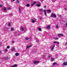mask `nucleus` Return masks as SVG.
Listing matches in <instances>:
<instances>
[{
	"instance_id": "obj_1",
	"label": "nucleus",
	"mask_w": 67,
	"mask_h": 67,
	"mask_svg": "<svg viewBox=\"0 0 67 67\" xmlns=\"http://www.w3.org/2000/svg\"><path fill=\"white\" fill-rule=\"evenodd\" d=\"M51 17H54V18H56V15L55 14L53 13L51 14Z\"/></svg>"
},
{
	"instance_id": "obj_2",
	"label": "nucleus",
	"mask_w": 67,
	"mask_h": 67,
	"mask_svg": "<svg viewBox=\"0 0 67 67\" xmlns=\"http://www.w3.org/2000/svg\"><path fill=\"white\" fill-rule=\"evenodd\" d=\"M34 64H38L39 63V61H35L34 62Z\"/></svg>"
},
{
	"instance_id": "obj_3",
	"label": "nucleus",
	"mask_w": 67,
	"mask_h": 67,
	"mask_svg": "<svg viewBox=\"0 0 67 67\" xmlns=\"http://www.w3.org/2000/svg\"><path fill=\"white\" fill-rule=\"evenodd\" d=\"M63 65H65V66H66L67 65V62H64L63 64Z\"/></svg>"
},
{
	"instance_id": "obj_4",
	"label": "nucleus",
	"mask_w": 67,
	"mask_h": 67,
	"mask_svg": "<svg viewBox=\"0 0 67 67\" xmlns=\"http://www.w3.org/2000/svg\"><path fill=\"white\" fill-rule=\"evenodd\" d=\"M11 51H15V48L14 47H12V48L11 49Z\"/></svg>"
},
{
	"instance_id": "obj_5",
	"label": "nucleus",
	"mask_w": 67,
	"mask_h": 67,
	"mask_svg": "<svg viewBox=\"0 0 67 67\" xmlns=\"http://www.w3.org/2000/svg\"><path fill=\"white\" fill-rule=\"evenodd\" d=\"M18 66V65L16 64H15L13 65V66H10V67H16Z\"/></svg>"
},
{
	"instance_id": "obj_6",
	"label": "nucleus",
	"mask_w": 67,
	"mask_h": 67,
	"mask_svg": "<svg viewBox=\"0 0 67 67\" xmlns=\"http://www.w3.org/2000/svg\"><path fill=\"white\" fill-rule=\"evenodd\" d=\"M43 10L44 11V14L46 16V10L45 9H44Z\"/></svg>"
},
{
	"instance_id": "obj_7",
	"label": "nucleus",
	"mask_w": 67,
	"mask_h": 67,
	"mask_svg": "<svg viewBox=\"0 0 67 67\" xmlns=\"http://www.w3.org/2000/svg\"><path fill=\"white\" fill-rule=\"evenodd\" d=\"M31 46H32L30 45V46H26V49H27V48H30V47H31Z\"/></svg>"
},
{
	"instance_id": "obj_8",
	"label": "nucleus",
	"mask_w": 67,
	"mask_h": 67,
	"mask_svg": "<svg viewBox=\"0 0 67 67\" xmlns=\"http://www.w3.org/2000/svg\"><path fill=\"white\" fill-rule=\"evenodd\" d=\"M25 40H29L30 38L28 37H26L25 38Z\"/></svg>"
},
{
	"instance_id": "obj_9",
	"label": "nucleus",
	"mask_w": 67,
	"mask_h": 67,
	"mask_svg": "<svg viewBox=\"0 0 67 67\" xmlns=\"http://www.w3.org/2000/svg\"><path fill=\"white\" fill-rule=\"evenodd\" d=\"M50 27H51V26L50 25H48L47 27V29H50Z\"/></svg>"
},
{
	"instance_id": "obj_10",
	"label": "nucleus",
	"mask_w": 67,
	"mask_h": 67,
	"mask_svg": "<svg viewBox=\"0 0 67 67\" xmlns=\"http://www.w3.org/2000/svg\"><path fill=\"white\" fill-rule=\"evenodd\" d=\"M20 1L19 0H16V3H20Z\"/></svg>"
},
{
	"instance_id": "obj_11",
	"label": "nucleus",
	"mask_w": 67,
	"mask_h": 67,
	"mask_svg": "<svg viewBox=\"0 0 67 67\" xmlns=\"http://www.w3.org/2000/svg\"><path fill=\"white\" fill-rule=\"evenodd\" d=\"M37 7H40V6H41V4L40 3L39 4H37Z\"/></svg>"
},
{
	"instance_id": "obj_12",
	"label": "nucleus",
	"mask_w": 67,
	"mask_h": 67,
	"mask_svg": "<svg viewBox=\"0 0 67 67\" xmlns=\"http://www.w3.org/2000/svg\"><path fill=\"white\" fill-rule=\"evenodd\" d=\"M47 12H50V13L51 12V10H47Z\"/></svg>"
},
{
	"instance_id": "obj_13",
	"label": "nucleus",
	"mask_w": 67,
	"mask_h": 67,
	"mask_svg": "<svg viewBox=\"0 0 67 67\" xmlns=\"http://www.w3.org/2000/svg\"><path fill=\"white\" fill-rule=\"evenodd\" d=\"M59 25H57L56 27V28L58 29L59 27Z\"/></svg>"
},
{
	"instance_id": "obj_14",
	"label": "nucleus",
	"mask_w": 67,
	"mask_h": 67,
	"mask_svg": "<svg viewBox=\"0 0 67 67\" xmlns=\"http://www.w3.org/2000/svg\"><path fill=\"white\" fill-rule=\"evenodd\" d=\"M51 61H53V60H54V58H51Z\"/></svg>"
},
{
	"instance_id": "obj_15",
	"label": "nucleus",
	"mask_w": 67,
	"mask_h": 67,
	"mask_svg": "<svg viewBox=\"0 0 67 67\" xmlns=\"http://www.w3.org/2000/svg\"><path fill=\"white\" fill-rule=\"evenodd\" d=\"M18 10L19 11V13H21V9H20V8H19Z\"/></svg>"
},
{
	"instance_id": "obj_16",
	"label": "nucleus",
	"mask_w": 67,
	"mask_h": 67,
	"mask_svg": "<svg viewBox=\"0 0 67 67\" xmlns=\"http://www.w3.org/2000/svg\"><path fill=\"white\" fill-rule=\"evenodd\" d=\"M10 30L11 31H12L13 30H14V28H13V27H12L11 28Z\"/></svg>"
},
{
	"instance_id": "obj_17",
	"label": "nucleus",
	"mask_w": 67,
	"mask_h": 67,
	"mask_svg": "<svg viewBox=\"0 0 67 67\" xmlns=\"http://www.w3.org/2000/svg\"><path fill=\"white\" fill-rule=\"evenodd\" d=\"M32 23L35 22V21L34 20H32Z\"/></svg>"
},
{
	"instance_id": "obj_18",
	"label": "nucleus",
	"mask_w": 67,
	"mask_h": 67,
	"mask_svg": "<svg viewBox=\"0 0 67 67\" xmlns=\"http://www.w3.org/2000/svg\"><path fill=\"white\" fill-rule=\"evenodd\" d=\"M15 55L16 56H18V55H19V54L18 53H16L15 54Z\"/></svg>"
},
{
	"instance_id": "obj_19",
	"label": "nucleus",
	"mask_w": 67,
	"mask_h": 67,
	"mask_svg": "<svg viewBox=\"0 0 67 67\" xmlns=\"http://www.w3.org/2000/svg\"><path fill=\"white\" fill-rule=\"evenodd\" d=\"M53 65H56L57 63H56L54 62L53 63Z\"/></svg>"
},
{
	"instance_id": "obj_20",
	"label": "nucleus",
	"mask_w": 67,
	"mask_h": 67,
	"mask_svg": "<svg viewBox=\"0 0 67 67\" xmlns=\"http://www.w3.org/2000/svg\"><path fill=\"white\" fill-rule=\"evenodd\" d=\"M8 26H10V25H11V23H9L8 24Z\"/></svg>"
},
{
	"instance_id": "obj_21",
	"label": "nucleus",
	"mask_w": 67,
	"mask_h": 67,
	"mask_svg": "<svg viewBox=\"0 0 67 67\" xmlns=\"http://www.w3.org/2000/svg\"><path fill=\"white\" fill-rule=\"evenodd\" d=\"M38 30H39V31H41L42 30V29H41V27H39Z\"/></svg>"
},
{
	"instance_id": "obj_22",
	"label": "nucleus",
	"mask_w": 67,
	"mask_h": 67,
	"mask_svg": "<svg viewBox=\"0 0 67 67\" xmlns=\"http://www.w3.org/2000/svg\"><path fill=\"white\" fill-rule=\"evenodd\" d=\"M21 30L22 31H24V28L23 27L21 28Z\"/></svg>"
},
{
	"instance_id": "obj_23",
	"label": "nucleus",
	"mask_w": 67,
	"mask_h": 67,
	"mask_svg": "<svg viewBox=\"0 0 67 67\" xmlns=\"http://www.w3.org/2000/svg\"><path fill=\"white\" fill-rule=\"evenodd\" d=\"M26 6H27V7H30V5H29V4H27Z\"/></svg>"
},
{
	"instance_id": "obj_24",
	"label": "nucleus",
	"mask_w": 67,
	"mask_h": 67,
	"mask_svg": "<svg viewBox=\"0 0 67 67\" xmlns=\"http://www.w3.org/2000/svg\"><path fill=\"white\" fill-rule=\"evenodd\" d=\"M52 1L53 2H55L56 1V0H52Z\"/></svg>"
},
{
	"instance_id": "obj_25",
	"label": "nucleus",
	"mask_w": 67,
	"mask_h": 67,
	"mask_svg": "<svg viewBox=\"0 0 67 67\" xmlns=\"http://www.w3.org/2000/svg\"><path fill=\"white\" fill-rule=\"evenodd\" d=\"M40 11H41V12H42V11H43V9H40Z\"/></svg>"
},
{
	"instance_id": "obj_26",
	"label": "nucleus",
	"mask_w": 67,
	"mask_h": 67,
	"mask_svg": "<svg viewBox=\"0 0 67 67\" xmlns=\"http://www.w3.org/2000/svg\"><path fill=\"white\" fill-rule=\"evenodd\" d=\"M6 8L5 7L4 9V11H6Z\"/></svg>"
},
{
	"instance_id": "obj_27",
	"label": "nucleus",
	"mask_w": 67,
	"mask_h": 67,
	"mask_svg": "<svg viewBox=\"0 0 67 67\" xmlns=\"http://www.w3.org/2000/svg\"><path fill=\"white\" fill-rule=\"evenodd\" d=\"M58 38H59L56 37L55 38V39H54V40H58Z\"/></svg>"
},
{
	"instance_id": "obj_28",
	"label": "nucleus",
	"mask_w": 67,
	"mask_h": 67,
	"mask_svg": "<svg viewBox=\"0 0 67 67\" xmlns=\"http://www.w3.org/2000/svg\"><path fill=\"white\" fill-rule=\"evenodd\" d=\"M34 4H36V2H34L33 3Z\"/></svg>"
},
{
	"instance_id": "obj_29",
	"label": "nucleus",
	"mask_w": 67,
	"mask_h": 67,
	"mask_svg": "<svg viewBox=\"0 0 67 67\" xmlns=\"http://www.w3.org/2000/svg\"><path fill=\"white\" fill-rule=\"evenodd\" d=\"M36 42H39V41H38V40H36Z\"/></svg>"
},
{
	"instance_id": "obj_30",
	"label": "nucleus",
	"mask_w": 67,
	"mask_h": 67,
	"mask_svg": "<svg viewBox=\"0 0 67 67\" xmlns=\"http://www.w3.org/2000/svg\"><path fill=\"white\" fill-rule=\"evenodd\" d=\"M60 36H64V35L63 34H60Z\"/></svg>"
},
{
	"instance_id": "obj_31",
	"label": "nucleus",
	"mask_w": 67,
	"mask_h": 67,
	"mask_svg": "<svg viewBox=\"0 0 67 67\" xmlns=\"http://www.w3.org/2000/svg\"><path fill=\"white\" fill-rule=\"evenodd\" d=\"M58 36H60V34H58Z\"/></svg>"
},
{
	"instance_id": "obj_32",
	"label": "nucleus",
	"mask_w": 67,
	"mask_h": 67,
	"mask_svg": "<svg viewBox=\"0 0 67 67\" xmlns=\"http://www.w3.org/2000/svg\"><path fill=\"white\" fill-rule=\"evenodd\" d=\"M7 48L9 49L10 48V47L8 46H7Z\"/></svg>"
},
{
	"instance_id": "obj_33",
	"label": "nucleus",
	"mask_w": 67,
	"mask_h": 67,
	"mask_svg": "<svg viewBox=\"0 0 67 67\" xmlns=\"http://www.w3.org/2000/svg\"><path fill=\"white\" fill-rule=\"evenodd\" d=\"M34 4L33 3L31 4V6H33L34 5Z\"/></svg>"
},
{
	"instance_id": "obj_34",
	"label": "nucleus",
	"mask_w": 67,
	"mask_h": 67,
	"mask_svg": "<svg viewBox=\"0 0 67 67\" xmlns=\"http://www.w3.org/2000/svg\"><path fill=\"white\" fill-rule=\"evenodd\" d=\"M3 6V5H0V7H2Z\"/></svg>"
},
{
	"instance_id": "obj_35",
	"label": "nucleus",
	"mask_w": 67,
	"mask_h": 67,
	"mask_svg": "<svg viewBox=\"0 0 67 67\" xmlns=\"http://www.w3.org/2000/svg\"><path fill=\"white\" fill-rule=\"evenodd\" d=\"M53 49H54V48L52 47L51 49V50H53Z\"/></svg>"
},
{
	"instance_id": "obj_36",
	"label": "nucleus",
	"mask_w": 67,
	"mask_h": 67,
	"mask_svg": "<svg viewBox=\"0 0 67 67\" xmlns=\"http://www.w3.org/2000/svg\"><path fill=\"white\" fill-rule=\"evenodd\" d=\"M49 55V54L48 53L47 54V56H48V55Z\"/></svg>"
},
{
	"instance_id": "obj_37",
	"label": "nucleus",
	"mask_w": 67,
	"mask_h": 67,
	"mask_svg": "<svg viewBox=\"0 0 67 67\" xmlns=\"http://www.w3.org/2000/svg\"><path fill=\"white\" fill-rule=\"evenodd\" d=\"M11 15H12V13H10L9 15V16H11Z\"/></svg>"
},
{
	"instance_id": "obj_38",
	"label": "nucleus",
	"mask_w": 67,
	"mask_h": 67,
	"mask_svg": "<svg viewBox=\"0 0 67 67\" xmlns=\"http://www.w3.org/2000/svg\"><path fill=\"white\" fill-rule=\"evenodd\" d=\"M8 59V57H7L6 58V59H7V60Z\"/></svg>"
},
{
	"instance_id": "obj_39",
	"label": "nucleus",
	"mask_w": 67,
	"mask_h": 67,
	"mask_svg": "<svg viewBox=\"0 0 67 67\" xmlns=\"http://www.w3.org/2000/svg\"><path fill=\"white\" fill-rule=\"evenodd\" d=\"M53 43H57V42H56L55 41V42H53Z\"/></svg>"
},
{
	"instance_id": "obj_40",
	"label": "nucleus",
	"mask_w": 67,
	"mask_h": 67,
	"mask_svg": "<svg viewBox=\"0 0 67 67\" xmlns=\"http://www.w3.org/2000/svg\"><path fill=\"white\" fill-rule=\"evenodd\" d=\"M51 56H50L49 57H48V58H51Z\"/></svg>"
},
{
	"instance_id": "obj_41",
	"label": "nucleus",
	"mask_w": 67,
	"mask_h": 67,
	"mask_svg": "<svg viewBox=\"0 0 67 67\" xmlns=\"http://www.w3.org/2000/svg\"><path fill=\"white\" fill-rule=\"evenodd\" d=\"M10 7H9V8H8V10H10Z\"/></svg>"
},
{
	"instance_id": "obj_42",
	"label": "nucleus",
	"mask_w": 67,
	"mask_h": 67,
	"mask_svg": "<svg viewBox=\"0 0 67 67\" xmlns=\"http://www.w3.org/2000/svg\"><path fill=\"white\" fill-rule=\"evenodd\" d=\"M67 44V43H66L65 44V46H66Z\"/></svg>"
},
{
	"instance_id": "obj_43",
	"label": "nucleus",
	"mask_w": 67,
	"mask_h": 67,
	"mask_svg": "<svg viewBox=\"0 0 67 67\" xmlns=\"http://www.w3.org/2000/svg\"><path fill=\"white\" fill-rule=\"evenodd\" d=\"M58 44H59V42H58L57 43Z\"/></svg>"
},
{
	"instance_id": "obj_44",
	"label": "nucleus",
	"mask_w": 67,
	"mask_h": 67,
	"mask_svg": "<svg viewBox=\"0 0 67 67\" xmlns=\"http://www.w3.org/2000/svg\"><path fill=\"white\" fill-rule=\"evenodd\" d=\"M5 52H7V49H6L5 51Z\"/></svg>"
},
{
	"instance_id": "obj_45",
	"label": "nucleus",
	"mask_w": 67,
	"mask_h": 67,
	"mask_svg": "<svg viewBox=\"0 0 67 67\" xmlns=\"http://www.w3.org/2000/svg\"><path fill=\"white\" fill-rule=\"evenodd\" d=\"M11 1V2H12V3L13 2V1Z\"/></svg>"
},
{
	"instance_id": "obj_46",
	"label": "nucleus",
	"mask_w": 67,
	"mask_h": 67,
	"mask_svg": "<svg viewBox=\"0 0 67 67\" xmlns=\"http://www.w3.org/2000/svg\"><path fill=\"white\" fill-rule=\"evenodd\" d=\"M41 19H42V18H40V20H41Z\"/></svg>"
},
{
	"instance_id": "obj_47",
	"label": "nucleus",
	"mask_w": 67,
	"mask_h": 67,
	"mask_svg": "<svg viewBox=\"0 0 67 67\" xmlns=\"http://www.w3.org/2000/svg\"><path fill=\"white\" fill-rule=\"evenodd\" d=\"M44 8H46V6H44Z\"/></svg>"
},
{
	"instance_id": "obj_48",
	"label": "nucleus",
	"mask_w": 67,
	"mask_h": 67,
	"mask_svg": "<svg viewBox=\"0 0 67 67\" xmlns=\"http://www.w3.org/2000/svg\"><path fill=\"white\" fill-rule=\"evenodd\" d=\"M55 47V45H54V46H53V48H54V47Z\"/></svg>"
},
{
	"instance_id": "obj_49",
	"label": "nucleus",
	"mask_w": 67,
	"mask_h": 67,
	"mask_svg": "<svg viewBox=\"0 0 67 67\" xmlns=\"http://www.w3.org/2000/svg\"><path fill=\"white\" fill-rule=\"evenodd\" d=\"M64 10H66L67 9L66 8H64Z\"/></svg>"
},
{
	"instance_id": "obj_50",
	"label": "nucleus",
	"mask_w": 67,
	"mask_h": 67,
	"mask_svg": "<svg viewBox=\"0 0 67 67\" xmlns=\"http://www.w3.org/2000/svg\"><path fill=\"white\" fill-rule=\"evenodd\" d=\"M12 43H14V42L13 41H12Z\"/></svg>"
},
{
	"instance_id": "obj_51",
	"label": "nucleus",
	"mask_w": 67,
	"mask_h": 67,
	"mask_svg": "<svg viewBox=\"0 0 67 67\" xmlns=\"http://www.w3.org/2000/svg\"><path fill=\"white\" fill-rule=\"evenodd\" d=\"M2 53L1 52V51L0 52V54H1Z\"/></svg>"
},
{
	"instance_id": "obj_52",
	"label": "nucleus",
	"mask_w": 67,
	"mask_h": 67,
	"mask_svg": "<svg viewBox=\"0 0 67 67\" xmlns=\"http://www.w3.org/2000/svg\"><path fill=\"white\" fill-rule=\"evenodd\" d=\"M13 1H15V0H13Z\"/></svg>"
},
{
	"instance_id": "obj_53",
	"label": "nucleus",
	"mask_w": 67,
	"mask_h": 67,
	"mask_svg": "<svg viewBox=\"0 0 67 67\" xmlns=\"http://www.w3.org/2000/svg\"><path fill=\"white\" fill-rule=\"evenodd\" d=\"M44 1V0H43V1Z\"/></svg>"
}]
</instances>
